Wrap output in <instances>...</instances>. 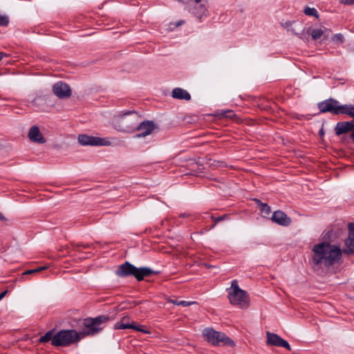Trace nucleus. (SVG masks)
<instances>
[{
    "label": "nucleus",
    "mask_w": 354,
    "mask_h": 354,
    "mask_svg": "<svg viewBox=\"0 0 354 354\" xmlns=\"http://www.w3.org/2000/svg\"><path fill=\"white\" fill-rule=\"evenodd\" d=\"M313 252V262L317 266H324L328 268L339 261L342 257V252L340 248L331 245L328 242L315 244Z\"/></svg>",
    "instance_id": "f257e3e1"
},
{
    "label": "nucleus",
    "mask_w": 354,
    "mask_h": 354,
    "mask_svg": "<svg viewBox=\"0 0 354 354\" xmlns=\"http://www.w3.org/2000/svg\"><path fill=\"white\" fill-rule=\"evenodd\" d=\"M53 92L59 99H67L72 95L70 86L62 81L57 82L53 84Z\"/></svg>",
    "instance_id": "9d476101"
},
{
    "label": "nucleus",
    "mask_w": 354,
    "mask_h": 354,
    "mask_svg": "<svg viewBox=\"0 0 354 354\" xmlns=\"http://www.w3.org/2000/svg\"><path fill=\"white\" fill-rule=\"evenodd\" d=\"M3 53L0 52V60L3 58Z\"/></svg>",
    "instance_id": "72a5a7b5"
},
{
    "label": "nucleus",
    "mask_w": 354,
    "mask_h": 354,
    "mask_svg": "<svg viewBox=\"0 0 354 354\" xmlns=\"http://www.w3.org/2000/svg\"><path fill=\"white\" fill-rule=\"evenodd\" d=\"M28 138L31 141L37 143H44L46 142L45 138L37 126H33L30 129Z\"/></svg>",
    "instance_id": "dca6fc26"
},
{
    "label": "nucleus",
    "mask_w": 354,
    "mask_h": 354,
    "mask_svg": "<svg viewBox=\"0 0 354 354\" xmlns=\"http://www.w3.org/2000/svg\"><path fill=\"white\" fill-rule=\"evenodd\" d=\"M271 220L280 225L288 226L291 223V218L287 216L283 212L277 210L274 212L271 217Z\"/></svg>",
    "instance_id": "4468645a"
},
{
    "label": "nucleus",
    "mask_w": 354,
    "mask_h": 354,
    "mask_svg": "<svg viewBox=\"0 0 354 354\" xmlns=\"http://www.w3.org/2000/svg\"><path fill=\"white\" fill-rule=\"evenodd\" d=\"M349 233L354 234V223H350L348 224Z\"/></svg>",
    "instance_id": "c85d7f7f"
},
{
    "label": "nucleus",
    "mask_w": 354,
    "mask_h": 354,
    "mask_svg": "<svg viewBox=\"0 0 354 354\" xmlns=\"http://www.w3.org/2000/svg\"><path fill=\"white\" fill-rule=\"evenodd\" d=\"M354 127V120L346 121V122H339L337 123L335 127V131L336 135L340 136L346 133L348 131H352Z\"/></svg>",
    "instance_id": "2eb2a0df"
},
{
    "label": "nucleus",
    "mask_w": 354,
    "mask_h": 354,
    "mask_svg": "<svg viewBox=\"0 0 354 354\" xmlns=\"http://www.w3.org/2000/svg\"><path fill=\"white\" fill-rule=\"evenodd\" d=\"M304 12L308 16H313L316 18H318L319 15L317 10L314 8L305 7L304 10Z\"/></svg>",
    "instance_id": "4be33fe9"
},
{
    "label": "nucleus",
    "mask_w": 354,
    "mask_h": 354,
    "mask_svg": "<svg viewBox=\"0 0 354 354\" xmlns=\"http://www.w3.org/2000/svg\"><path fill=\"white\" fill-rule=\"evenodd\" d=\"M136 129L140 133L135 136L136 138H143L152 133L154 129V124L151 121H145L139 124Z\"/></svg>",
    "instance_id": "ddd939ff"
},
{
    "label": "nucleus",
    "mask_w": 354,
    "mask_h": 354,
    "mask_svg": "<svg viewBox=\"0 0 354 354\" xmlns=\"http://www.w3.org/2000/svg\"><path fill=\"white\" fill-rule=\"evenodd\" d=\"M172 97L175 99L189 100L191 95L186 91L181 88H176L172 91Z\"/></svg>",
    "instance_id": "a211bd4d"
},
{
    "label": "nucleus",
    "mask_w": 354,
    "mask_h": 354,
    "mask_svg": "<svg viewBox=\"0 0 354 354\" xmlns=\"http://www.w3.org/2000/svg\"><path fill=\"white\" fill-rule=\"evenodd\" d=\"M170 302L174 304H176L178 306H190V305L196 303L194 301H178L176 299H174V300L171 299Z\"/></svg>",
    "instance_id": "b1692460"
},
{
    "label": "nucleus",
    "mask_w": 354,
    "mask_h": 354,
    "mask_svg": "<svg viewBox=\"0 0 354 354\" xmlns=\"http://www.w3.org/2000/svg\"><path fill=\"white\" fill-rule=\"evenodd\" d=\"M254 201H256L257 204L259 205V208L261 212L264 213L266 215L270 214V207L266 203H263L260 200L257 198L254 199Z\"/></svg>",
    "instance_id": "412c9836"
},
{
    "label": "nucleus",
    "mask_w": 354,
    "mask_h": 354,
    "mask_svg": "<svg viewBox=\"0 0 354 354\" xmlns=\"http://www.w3.org/2000/svg\"><path fill=\"white\" fill-rule=\"evenodd\" d=\"M55 333H54L53 330H50L48 331L44 335L41 336L39 339V343H46L51 340V342H53V339L54 338V335Z\"/></svg>",
    "instance_id": "aec40b11"
},
{
    "label": "nucleus",
    "mask_w": 354,
    "mask_h": 354,
    "mask_svg": "<svg viewBox=\"0 0 354 354\" xmlns=\"http://www.w3.org/2000/svg\"><path fill=\"white\" fill-rule=\"evenodd\" d=\"M290 25H291V22H290V21H286V22L285 23V26H285L286 28H288V26H290Z\"/></svg>",
    "instance_id": "2f4dec72"
},
{
    "label": "nucleus",
    "mask_w": 354,
    "mask_h": 354,
    "mask_svg": "<svg viewBox=\"0 0 354 354\" xmlns=\"http://www.w3.org/2000/svg\"><path fill=\"white\" fill-rule=\"evenodd\" d=\"M203 335L205 339L213 346H234L233 341L225 333L214 330L212 328H205L203 330Z\"/></svg>",
    "instance_id": "423d86ee"
},
{
    "label": "nucleus",
    "mask_w": 354,
    "mask_h": 354,
    "mask_svg": "<svg viewBox=\"0 0 354 354\" xmlns=\"http://www.w3.org/2000/svg\"><path fill=\"white\" fill-rule=\"evenodd\" d=\"M153 271L147 267L138 268L128 261L120 265L115 271L116 275L120 277L134 276L138 281H142L146 277H149Z\"/></svg>",
    "instance_id": "f03ea898"
},
{
    "label": "nucleus",
    "mask_w": 354,
    "mask_h": 354,
    "mask_svg": "<svg viewBox=\"0 0 354 354\" xmlns=\"http://www.w3.org/2000/svg\"><path fill=\"white\" fill-rule=\"evenodd\" d=\"M267 342L268 344L272 346L283 347L288 350L291 349V347L287 341L282 339L278 335L270 332L267 333Z\"/></svg>",
    "instance_id": "f8f14e48"
},
{
    "label": "nucleus",
    "mask_w": 354,
    "mask_h": 354,
    "mask_svg": "<svg viewBox=\"0 0 354 354\" xmlns=\"http://www.w3.org/2000/svg\"><path fill=\"white\" fill-rule=\"evenodd\" d=\"M47 268H48L47 266H42V267H39L37 269L27 270L22 274L26 275V274H35V273H38V272H40L44 270H46Z\"/></svg>",
    "instance_id": "393cba45"
},
{
    "label": "nucleus",
    "mask_w": 354,
    "mask_h": 354,
    "mask_svg": "<svg viewBox=\"0 0 354 354\" xmlns=\"http://www.w3.org/2000/svg\"><path fill=\"white\" fill-rule=\"evenodd\" d=\"M9 23L8 17L0 14V26H6Z\"/></svg>",
    "instance_id": "bb28decb"
},
{
    "label": "nucleus",
    "mask_w": 354,
    "mask_h": 354,
    "mask_svg": "<svg viewBox=\"0 0 354 354\" xmlns=\"http://www.w3.org/2000/svg\"><path fill=\"white\" fill-rule=\"evenodd\" d=\"M341 3L345 5H354V0H341Z\"/></svg>",
    "instance_id": "cd10ccee"
},
{
    "label": "nucleus",
    "mask_w": 354,
    "mask_h": 354,
    "mask_svg": "<svg viewBox=\"0 0 354 354\" xmlns=\"http://www.w3.org/2000/svg\"><path fill=\"white\" fill-rule=\"evenodd\" d=\"M8 290H5L0 294V300H1L7 294Z\"/></svg>",
    "instance_id": "c756f323"
},
{
    "label": "nucleus",
    "mask_w": 354,
    "mask_h": 354,
    "mask_svg": "<svg viewBox=\"0 0 354 354\" xmlns=\"http://www.w3.org/2000/svg\"><path fill=\"white\" fill-rule=\"evenodd\" d=\"M332 41L335 43L342 44L344 42V37L342 33L335 34L332 37Z\"/></svg>",
    "instance_id": "a878e982"
},
{
    "label": "nucleus",
    "mask_w": 354,
    "mask_h": 354,
    "mask_svg": "<svg viewBox=\"0 0 354 354\" xmlns=\"http://www.w3.org/2000/svg\"><path fill=\"white\" fill-rule=\"evenodd\" d=\"M6 218L1 212H0V221H5Z\"/></svg>",
    "instance_id": "7c9ffc66"
},
{
    "label": "nucleus",
    "mask_w": 354,
    "mask_h": 354,
    "mask_svg": "<svg viewBox=\"0 0 354 354\" xmlns=\"http://www.w3.org/2000/svg\"><path fill=\"white\" fill-rule=\"evenodd\" d=\"M194 3L189 8V12L194 15L199 21L203 17H207V0H193Z\"/></svg>",
    "instance_id": "6e6552de"
},
{
    "label": "nucleus",
    "mask_w": 354,
    "mask_h": 354,
    "mask_svg": "<svg viewBox=\"0 0 354 354\" xmlns=\"http://www.w3.org/2000/svg\"><path fill=\"white\" fill-rule=\"evenodd\" d=\"M318 108L322 113L330 112L333 114H342L344 105L334 99H328L318 104Z\"/></svg>",
    "instance_id": "0eeeda50"
},
{
    "label": "nucleus",
    "mask_w": 354,
    "mask_h": 354,
    "mask_svg": "<svg viewBox=\"0 0 354 354\" xmlns=\"http://www.w3.org/2000/svg\"><path fill=\"white\" fill-rule=\"evenodd\" d=\"M81 339L80 332L75 330H61L55 334L51 344L56 347H66Z\"/></svg>",
    "instance_id": "20e7f679"
},
{
    "label": "nucleus",
    "mask_w": 354,
    "mask_h": 354,
    "mask_svg": "<svg viewBox=\"0 0 354 354\" xmlns=\"http://www.w3.org/2000/svg\"><path fill=\"white\" fill-rule=\"evenodd\" d=\"M109 320L106 315H101L95 318H86L83 321L84 328L80 332L81 338L86 336H93L100 333L104 328V324Z\"/></svg>",
    "instance_id": "39448f33"
},
{
    "label": "nucleus",
    "mask_w": 354,
    "mask_h": 354,
    "mask_svg": "<svg viewBox=\"0 0 354 354\" xmlns=\"http://www.w3.org/2000/svg\"><path fill=\"white\" fill-rule=\"evenodd\" d=\"M78 142L84 146H110L111 141L108 138H101L88 135H80L78 136Z\"/></svg>",
    "instance_id": "1a4fd4ad"
},
{
    "label": "nucleus",
    "mask_w": 354,
    "mask_h": 354,
    "mask_svg": "<svg viewBox=\"0 0 354 354\" xmlns=\"http://www.w3.org/2000/svg\"><path fill=\"white\" fill-rule=\"evenodd\" d=\"M115 329H127L131 328L137 331H140L144 333H149L148 330H145L142 328V326L137 325L134 322H129V319L127 317L122 318V319L115 324Z\"/></svg>",
    "instance_id": "9b49d317"
},
{
    "label": "nucleus",
    "mask_w": 354,
    "mask_h": 354,
    "mask_svg": "<svg viewBox=\"0 0 354 354\" xmlns=\"http://www.w3.org/2000/svg\"><path fill=\"white\" fill-rule=\"evenodd\" d=\"M342 114H347L354 118V106L352 105H344Z\"/></svg>",
    "instance_id": "5701e85b"
},
{
    "label": "nucleus",
    "mask_w": 354,
    "mask_h": 354,
    "mask_svg": "<svg viewBox=\"0 0 354 354\" xmlns=\"http://www.w3.org/2000/svg\"><path fill=\"white\" fill-rule=\"evenodd\" d=\"M307 32L310 34L313 39L317 40L322 37L324 31L322 28H308Z\"/></svg>",
    "instance_id": "6ab92c4d"
},
{
    "label": "nucleus",
    "mask_w": 354,
    "mask_h": 354,
    "mask_svg": "<svg viewBox=\"0 0 354 354\" xmlns=\"http://www.w3.org/2000/svg\"><path fill=\"white\" fill-rule=\"evenodd\" d=\"M228 299L231 304L241 308H247L250 305V297L247 292L241 289L236 280L232 281L228 290Z\"/></svg>",
    "instance_id": "7ed1b4c3"
},
{
    "label": "nucleus",
    "mask_w": 354,
    "mask_h": 354,
    "mask_svg": "<svg viewBox=\"0 0 354 354\" xmlns=\"http://www.w3.org/2000/svg\"><path fill=\"white\" fill-rule=\"evenodd\" d=\"M132 112L131 111H128V112H125L124 113H123L122 115H129V114H131Z\"/></svg>",
    "instance_id": "473e14b6"
},
{
    "label": "nucleus",
    "mask_w": 354,
    "mask_h": 354,
    "mask_svg": "<svg viewBox=\"0 0 354 354\" xmlns=\"http://www.w3.org/2000/svg\"><path fill=\"white\" fill-rule=\"evenodd\" d=\"M345 248L342 250L345 254H351L354 252V234L348 233V238L344 241Z\"/></svg>",
    "instance_id": "f3484780"
}]
</instances>
